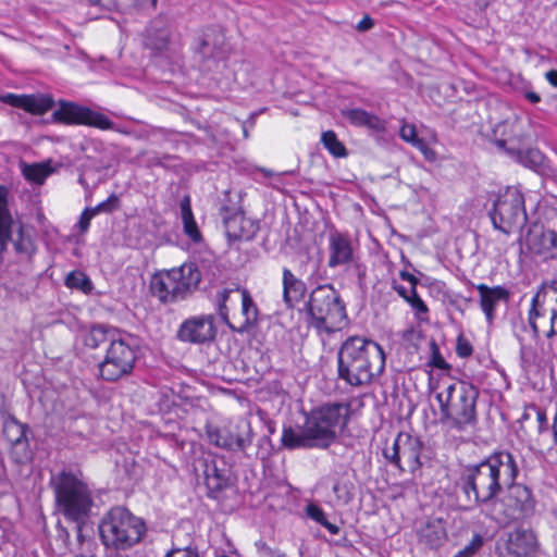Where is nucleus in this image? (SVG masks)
Here are the masks:
<instances>
[{"label": "nucleus", "instance_id": "nucleus-44", "mask_svg": "<svg viewBox=\"0 0 557 557\" xmlns=\"http://www.w3.org/2000/svg\"><path fill=\"white\" fill-rule=\"evenodd\" d=\"M483 539L480 534H474L471 542L459 550L454 557H473L482 547Z\"/></svg>", "mask_w": 557, "mask_h": 557}, {"label": "nucleus", "instance_id": "nucleus-57", "mask_svg": "<svg viewBox=\"0 0 557 557\" xmlns=\"http://www.w3.org/2000/svg\"><path fill=\"white\" fill-rule=\"evenodd\" d=\"M400 277L404 281H407L410 284V286H414L416 287V285L418 284V278L413 274H411V273H409L407 271H401L400 272Z\"/></svg>", "mask_w": 557, "mask_h": 557}, {"label": "nucleus", "instance_id": "nucleus-26", "mask_svg": "<svg viewBox=\"0 0 557 557\" xmlns=\"http://www.w3.org/2000/svg\"><path fill=\"white\" fill-rule=\"evenodd\" d=\"M344 116L355 126H366L376 132L385 129V123L375 114L362 109H349L343 112Z\"/></svg>", "mask_w": 557, "mask_h": 557}, {"label": "nucleus", "instance_id": "nucleus-42", "mask_svg": "<svg viewBox=\"0 0 557 557\" xmlns=\"http://www.w3.org/2000/svg\"><path fill=\"white\" fill-rule=\"evenodd\" d=\"M543 290H544V287L542 286L541 289L533 296L532 301H531V309L529 311V323L532 329L534 337L539 336V327L535 322V319L541 315V313L537 309V306L540 304V299H541Z\"/></svg>", "mask_w": 557, "mask_h": 557}, {"label": "nucleus", "instance_id": "nucleus-3", "mask_svg": "<svg viewBox=\"0 0 557 557\" xmlns=\"http://www.w3.org/2000/svg\"><path fill=\"white\" fill-rule=\"evenodd\" d=\"M479 396V388L466 380L442 384L435 395L440 406L441 422L457 432L474 429L479 422L476 409Z\"/></svg>", "mask_w": 557, "mask_h": 557}, {"label": "nucleus", "instance_id": "nucleus-7", "mask_svg": "<svg viewBox=\"0 0 557 557\" xmlns=\"http://www.w3.org/2000/svg\"><path fill=\"white\" fill-rule=\"evenodd\" d=\"M201 273L193 262L157 273L150 282V289L163 304H172L189 297L199 286Z\"/></svg>", "mask_w": 557, "mask_h": 557}, {"label": "nucleus", "instance_id": "nucleus-18", "mask_svg": "<svg viewBox=\"0 0 557 557\" xmlns=\"http://www.w3.org/2000/svg\"><path fill=\"white\" fill-rule=\"evenodd\" d=\"M224 228L230 242H250L255 238L259 226L243 213H236L224 220Z\"/></svg>", "mask_w": 557, "mask_h": 557}, {"label": "nucleus", "instance_id": "nucleus-55", "mask_svg": "<svg viewBox=\"0 0 557 557\" xmlns=\"http://www.w3.org/2000/svg\"><path fill=\"white\" fill-rule=\"evenodd\" d=\"M534 410L536 412V418L539 421V431L542 432L543 430L546 429V424H547L546 413L544 410H541V409L534 408Z\"/></svg>", "mask_w": 557, "mask_h": 557}, {"label": "nucleus", "instance_id": "nucleus-60", "mask_svg": "<svg viewBox=\"0 0 557 557\" xmlns=\"http://www.w3.org/2000/svg\"><path fill=\"white\" fill-rule=\"evenodd\" d=\"M527 98H528L531 102H533V103H536V102H539V101L541 100L540 96H539L537 94H535V92H529V94L527 95Z\"/></svg>", "mask_w": 557, "mask_h": 557}, {"label": "nucleus", "instance_id": "nucleus-46", "mask_svg": "<svg viewBox=\"0 0 557 557\" xmlns=\"http://www.w3.org/2000/svg\"><path fill=\"white\" fill-rule=\"evenodd\" d=\"M234 292L232 288H225L218 294V309L219 314L225 323H228V308L226 306V301L230 298V294ZM236 292V288H235Z\"/></svg>", "mask_w": 557, "mask_h": 557}, {"label": "nucleus", "instance_id": "nucleus-52", "mask_svg": "<svg viewBox=\"0 0 557 557\" xmlns=\"http://www.w3.org/2000/svg\"><path fill=\"white\" fill-rule=\"evenodd\" d=\"M373 26H374V21L369 15H366L362 17L361 21H359L356 28L359 32H367V30L371 29Z\"/></svg>", "mask_w": 557, "mask_h": 557}, {"label": "nucleus", "instance_id": "nucleus-4", "mask_svg": "<svg viewBox=\"0 0 557 557\" xmlns=\"http://www.w3.org/2000/svg\"><path fill=\"white\" fill-rule=\"evenodd\" d=\"M147 533L143 518L122 506L112 507L99 523L102 544L114 550H127L139 544Z\"/></svg>", "mask_w": 557, "mask_h": 557}, {"label": "nucleus", "instance_id": "nucleus-20", "mask_svg": "<svg viewBox=\"0 0 557 557\" xmlns=\"http://www.w3.org/2000/svg\"><path fill=\"white\" fill-rule=\"evenodd\" d=\"M203 475L210 497L215 498L216 494L225 490L230 484V470L223 463L222 467H219L218 461L214 459L205 461Z\"/></svg>", "mask_w": 557, "mask_h": 557}, {"label": "nucleus", "instance_id": "nucleus-28", "mask_svg": "<svg viewBox=\"0 0 557 557\" xmlns=\"http://www.w3.org/2000/svg\"><path fill=\"white\" fill-rule=\"evenodd\" d=\"M419 539L431 548L442 545L446 539V532L440 521L428 522L419 531Z\"/></svg>", "mask_w": 557, "mask_h": 557}, {"label": "nucleus", "instance_id": "nucleus-33", "mask_svg": "<svg viewBox=\"0 0 557 557\" xmlns=\"http://www.w3.org/2000/svg\"><path fill=\"white\" fill-rule=\"evenodd\" d=\"M521 253H530L535 263L557 258V246H520Z\"/></svg>", "mask_w": 557, "mask_h": 557}, {"label": "nucleus", "instance_id": "nucleus-21", "mask_svg": "<svg viewBox=\"0 0 557 557\" xmlns=\"http://www.w3.org/2000/svg\"><path fill=\"white\" fill-rule=\"evenodd\" d=\"M480 294V306L486 320L491 323L495 318V309L500 301L509 299V292L503 286L490 287L485 284L476 285Z\"/></svg>", "mask_w": 557, "mask_h": 557}, {"label": "nucleus", "instance_id": "nucleus-45", "mask_svg": "<svg viewBox=\"0 0 557 557\" xmlns=\"http://www.w3.org/2000/svg\"><path fill=\"white\" fill-rule=\"evenodd\" d=\"M183 219V224H184V232L186 235H188V237L197 243V242H200L202 238H201V233L197 226V223L194 219V215L191 216H185V218H182Z\"/></svg>", "mask_w": 557, "mask_h": 557}, {"label": "nucleus", "instance_id": "nucleus-31", "mask_svg": "<svg viewBox=\"0 0 557 557\" xmlns=\"http://www.w3.org/2000/svg\"><path fill=\"white\" fill-rule=\"evenodd\" d=\"M518 123L508 121L499 123L494 129L495 143L498 147H506L507 144L520 141V135L515 134Z\"/></svg>", "mask_w": 557, "mask_h": 557}, {"label": "nucleus", "instance_id": "nucleus-47", "mask_svg": "<svg viewBox=\"0 0 557 557\" xmlns=\"http://www.w3.org/2000/svg\"><path fill=\"white\" fill-rule=\"evenodd\" d=\"M410 296L406 300L417 313H426L429 311L424 301L419 297L414 286H409Z\"/></svg>", "mask_w": 557, "mask_h": 557}, {"label": "nucleus", "instance_id": "nucleus-27", "mask_svg": "<svg viewBox=\"0 0 557 557\" xmlns=\"http://www.w3.org/2000/svg\"><path fill=\"white\" fill-rule=\"evenodd\" d=\"M122 330L110 327L106 325H95L85 336V345L89 348L96 349L102 344L112 343L113 338H116Z\"/></svg>", "mask_w": 557, "mask_h": 557}, {"label": "nucleus", "instance_id": "nucleus-61", "mask_svg": "<svg viewBox=\"0 0 557 557\" xmlns=\"http://www.w3.org/2000/svg\"><path fill=\"white\" fill-rule=\"evenodd\" d=\"M89 1L97 5H104L107 2H110L111 0H89Z\"/></svg>", "mask_w": 557, "mask_h": 557}, {"label": "nucleus", "instance_id": "nucleus-56", "mask_svg": "<svg viewBox=\"0 0 557 557\" xmlns=\"http://www.w3.org/2000/svg\"><path fill=\"white\" fill-rule=\"evenodd\" d=\"M393 288L405 300H407L409 298V296H410L409 287H406V286H403V285H399V284H394Z\"/></svg>", "mask_w": 557, "mask_h": 557}, {"label": "nucleus", "instance_id": "nucleus-35", "mask_svg": "<svg viewBox=\"0 0 557 557\" xmlns=\"http://www.w3.org/2000/svg\"><path fill=\"white\" fill-rule=\"evenodd\" d=\"M306 513L311 520H313L317 523L324 527L331 534L335 535V534L339 533V528L336 524L331 523L326 519V516H325L323 509L321 507H319L318 505H315V504L307 505Z\"/></svg>", "mask_w": 557, "mask_h": 557}, {"label": "nucleus", "instance_id": "nucleus-15", "mask_svg": "<svg viewBox=\"0 0 557 557\" xmlns=\"http://www.w3.org/2000/svg\"><path fill=\"white\" fill-rule=\"evenodd\" d=\"M213 314H201L186 319L177 331V337L182 342L191 344H205L216 336Z\"/></svg>", "mask_w": 557, "mask_h": 557}, {"label": "nucleus", "instance_id": "nucleus-11", "mask_svg": "<svg viewBox=\"0 0 557 557\" xmlns=\"http://www.w3.org/2000/svg\"><path fill=\"white\" fill-rule=\"evenodd\" d=\"M490 215L495 228L506 234L517 231L527 219L522 195L517 189H508L494 202Z\"/></svg>", "mask_w": 557, "mask_h": 557}, {"label": "nucleus", "instance_id": "nucleus-37", "mask_svg": "<svg viewBox=\"0 0 557 557\" xmlns=\"http://www.w3.org/2000/svg\"><path fill=\"white\" fill-rule=\"evenodd\" d=\"M65 285L69 288H76L84 293H90L92 289V283L90 278L81 271H73L67 274L65 278Z\"/></svg>", "mask_w": 557, "mask_h": 557}, {"label": "nucleus", "instance_id": "nucleus-14", "mask_svg": "<svg viewBox=\"0 0 557 557\" xmlns=\"http://www.w3.org/2000/svg\"><path fill=\"white\" fill-rule=\"evenodd\" d=\"M52 117L55 122L67 125H87L99 129L117 131L114 123L104 114L72 101L61 100Z\"/></svg>", "mask_w": 557, "mask_h": 557}, {"label": "nucleus", "instance_id": "nucleus-62", "mask_svg": "<svg viewBox=\"0 0 557 557\" xmlns=\"http://www.w3.org/2000/svg\"><path fill=\"white\" fill-rule=\"evenodd\" d=\"M15 247H16V250H17L18 252H22V251H23V249H22V248H23V246L17 245V246H15Z\"/></svg>", "mask_w": 557, "mask_h": 557}, {"label": "nucleus", "instance_id": "nucleus-34", "mask_svg": "<svg viewBox=\"0 0 557 557\" xmlns=\"http://www.w3.org/2000/svg\"><path fill=\"white\" fill-rule=\"evenodd\" d=\"M354 259V251L351 246H331V253L329 258V267L336 268L351 262Z\"/></svg>", "mask_w": 557, "mask_h": 557}, {"label": "nucleus", "instance_id": "nucleus-50", "mask_svg": "<svg viewBox=\"0 0 557 557\" xmlns=\"http://www.w3.org/2000/svg\"><path fill=\"white\" fill-rule=\"evenodd\" d=\"M164 557H201L196 548H174L170 550Z\"/></svg>", "mask_w": 557, "mask_h": 557}, {"label": "nucleus", "instance_id": "nucleus-59", "mask_svg": "<svg viewBox=\"0 0 557 557\" xmlns=\"http://www.w3.org/2000/svg\"><path fill=\"white\" fill-rule=\"evenodd\" d=\"M546 79L552 84L553 86L557 87V71L550 70L546 74Z\"/></svg>", "mask_w": 557, "mask_h": 557}, {"label": "nucleus", "instance_id": "nucleus-49", "mask_svg": "<svg viewBox=\"0 0 557 557\" xmlns=\"http://www.w3.org/2000/svg\"><path fill=\"white\" fill-rule=\"evenodd\" d=\"M431 363L433 367L441 369V370H446L449 368V364L446 362V360L440 352V349L435 343H432V361H431Z\"/></svg>", "mask_w": 557, "mask_h": 557}, {"label": "nucleus", "instance_id": "nucleus-10", "mask_svg": "<svg viewBox=\"0 0 557 557\" xmlns=\"http://www.w3.org/2000/svg\"><path fill=\"white\" fill-rule=\"evenodd\" d=\"M206 435L211 445L232 453L246 451L253 440L251 423L244 418L223 425L207 423Z\"/></svg>", "mask_w": 557, "mask_h": 557}, {"label": "nucleus", "instance_id": "nucleus-58", "mask_svg": "<svg viewBox=\"0 0 557 557\" xmlns=\"http://www.w3.org/2000/svg\"><path fill=\"white\" fill-rule=\"evenodd\" d=\"M528 156L533 164H540L542 162V154L537 150H529Z\"/></svg>", "mask_w": 557, "mask_h": 557}, {"label": "nucleus", "instance_id": "nucleus-30", "mask_svg": "<svg viewBox=\"0 0 557 557\" xmlns=\"http://www.w3.org/2000/svg\"><path fill=\"white\" fill-rule=\"evenodd\" d=\"M27 426L11 417L3 422V435L11 446L27 444Z\"/></svg>", "mask_w": 557, "mask_h": 557}, {"label": "nucleus", "instance_id": "nucleus-25", "mask_svg": "<svg viewBox=\"0 0 557 557\" xmlns=\"http://www.w3.org/2000/svg\"><path fill=\"white\" fill-rule=\"evenodd\" d=\"M283 300L288 308H293L306 295L307 286L288 268L283 269Z\"/></svg>", "mask_w": 557, "mask_h": 557}, {"label": "nucleus", "instance_id": "nucleus-53", "mask_svg": "<svg viewBox=\"0 0 557 557\" xmlns=\"http://www.w3.org/2000/svg\"><path fill=\"white\" fill-rule=\"evenodd\" d=\"M171 157L170 156H163V157H160V156H151L147 159V165L148 166H162L164 164V161L165 160H170Z\"/></svg>", "mask_w": 557, "mask_h": 557}, {"label": "nucleus", "instance_id": "nucleus-9", "mask_svg": "<svg viewBox=\"0 0 557 557\" xmlns=\"http://www.w3.org/2000/svg\"><path fill=\"white\" fill-rule=\"evenodd\" d=\"M349 412L350 406L344 403L325 404L311 411L306 420L319 448H327L335 441L337 432L346 425Z\"/></svg>", "mask_w": 557, "mask_h": 557}, {"label": "nucleus", "instance_id": "nucleus-29", "mask_svg": "<svg viewBox=\"0 0 557 557\" xmlns=\"http://www.w3.org/2000/svg\"><path fill=\"white\" fill-rule=\"evenodd\" d=\"M532 546V534L527 531L517 530L516 532L510 534L507 549L509 554H512L516 557H522L525 556L531 550Z\"/></svg>", "mask_w": 557, "mask_h": 557}, {"label": "nucleus", "instance_id": "nucleus-36", "mask_svg": "<svg viewBox=\"0 0 557 557\" xmlns=\"http://www.w3.org/2000/svg\"><path fill=\"white\" fill-rule=\"evenodd\" d=\"M50 173L51 169L42 163L25 164L23 168L25 178L36 184H42Z\"/></svg>", "mask_w": 557, "mask_h": 557}, {"label": "nucleus", "instance_id": "nucleus-41", "mask_svg": "<svg viewBox=\"0 0 557 557\" xmlns=\"http://www.w3.org/2000/svg\"><path fill=\"white\" fill-rule=\"evenodd\" d=\"M333 492L343 505H347L354 498V486L348 481H336L333 485Z\"/></svg>", "mask_w": 557, "mask_h": 557}, {"label": "nucleus", "instance_id": "nucleus-40", "mask_svg": "<svg viewBox=\"0 0 557 557\" xmlns=\"http://www.w3.org/2000/svg\"><path fill=\"white\" fill-rule=\"evenodd\" d=\"M293 251L289 252L292 261L299 272H305L310 262V252L308 246H290Z\"/></svg>", "mask_w": 557, "mask_h": 557}, {"label": "nucleus", "instance_id": "nucleus-6", "mask_svg": "<svg viewBox=\"0 0 557 557\" xmlns=\"http://www.w3.org/2000/svg\"><path fill=\"white\" fill-rule=\"evenodd\" d=\"M306 310L309 324L318 332L331 334L347 324L345 304L330 284L319 285L310 293Z\"/></svg>", "mask_w": 557, "mask_h": 557}, {"label": "nucleus", "instance_id": "nucleus-23", "mask_svg": "<svg viewBox=\"0 0 557 557\" xmlns=\"http://www.w3.org/2000/svg\"><path fill=\"white\" fill-rule=\"evenodd\" d=\"M170 30L166 20L162 16L154 18L146 29L145 46L156 52H163L168 49Z\"/></svg>", "mask_w": 557, "mask_h": 557}, {"label": "nucleus", "instance_id": "nucleus-16", "mask_svg": "<svg viewBox=\"0 0 557 557\" xmlns=\"http://www.w3.org/2000/svg\"><path fill=\"white\" fill-rule=\"evenodd\" d=\"M1 101L35 115H42L54 106L52 97L44 94L15 95L9 92L1 97Z\"/></svg>", "mask_w": 557, "mask_h": 557}, {"label": "nucleus", "instance_id": "nucleus-2", "mask_svg": "<svg viewBox=\"0 0 557 557\" xmlns=\"http://www.w3.org/2000/svg\"><path fill=\"white\" fill-rule=\"evenodd\" d=\"M385 369V352L374 341L348 337L337 354V375L352 387L369 385Z\"/></svg>", "mask_w": 557, "mask_h": 557}, {"label": "nucleus", "instance_id": "nucleus-48", "mask_svg": "<svg viewBox=\"0 0 557 557\" xmlns=\"http://www.w3.org/2000/svg\"><path fill=\"white\" fill-rule=\"evenodd\" d=\"M456 354L460 358H467L472 354V345L463 335H459L457 338Z\"/></svg>", "mask_w": 557, "mask_h": 557}, {"label": "nucleus", "instance_id": "nucleus-22", "mask_svg": "<svg viewBox=\"0 0 557 557\" xmlns=\"http://www.w3.org/2000/svg\"><path fill=\"white\" fill-rule=\"evenodd\" d=\"M236 292L240 293L242 296V318L238 324H233L230 321L226 324L235 332L245 333L257 324L259 310L255 300L246 288H240L237 286Z\"/></svg>", "mask_w": 557, "mask_h": 557}, {"label": "nucleus", "instance_id": "nucleus-32", "mask_svg": "<svg viewBox=\"0 0 557 557\" xmlns=\"http://www.w3.org/2000/svg\"><path fill=\"white\" fill-rule=\"evenodd\" d=\"M527 244H556L557 243V232L552 230H545L542 224H533L527 235H525Z\"/></svg>", "mask_w": 557, "mask_h": 557}, {"label": "nucleus", "instance_id": "nucleus-12", "mask_svg": "<svg viewBox=\"0 0 557 557\" xmlns=\"http://www.w3.org/2000/svg\"><path fill=\"white\" fill-rule=\"evenodd\" d=\"M197 53L202 72H221L226 66L230 57V48L224 34L220 29L208 28L200 39Z\"/></svg>", "mask_w": 557, "mask_h": 557}, {"label": "nucleus", "instance_id": "nucleus-39", "mask_svg": "<svg viewBox=\"0 0 557 557\" xmlns=\"http://www.w3.org/2000/svg\"><path fill=\"white\" fill-rule=\"evenodd\" d=\"M401 139L411 144L413 147L426 154L428 146L423 139L418 137L416 126L412 124H404L399 131Z\"/></svg>", "mask_w": 557, "mask_h": 557}, {"label": "nucleus", "instance_id": "nucleus-51", "mask_svg": "<svg viewBox=\"0 0 557 557\" xmlns=\"http://www.w3.org/2000/svg\"><path fill=\"white\" fill-rule=\"evenodd\" d=\"M95 215L92 214V211L89 209V208H86L83 213L81 214V218L76 224V226L78 227L79 230V233H85L87 232L89 225H90V220L94 218Z\"/></svg>", "mask_w": 557, "mask_h": 557}, {"label": "nucleus", "instance_id": "nucleus-13", "mask_svg": "<svg viewBox=\"0 0 557 557\" xmlns=\"http://www.w3.org/2000/svg\"><path fill=\"white\" fill-rule=\"evenodd\" d=\"M422 441L409 433L400 432L391 448L384 449V457L401 472H416L422 467Z\"/></svg>", "mask_w": 557, "mask_h": 557}, {"label": "nucleus", "instance_id": "nucleus-1", "mask_svg": "<svg viewBox=\"0 0 557 557\" xmlns=\"http://www.w3.org/2000/svg\"><path fill=\"white\" fill-rule=\"evenodd\" d=\"M518 473L513 455L500 450L479 463L465 466L457 485L469 502L484 506L494 503L505 486L516 481Z\"/></svg>", "mask_w": 557, "mask_h": 557}, {"label": "nucleus", "instance_id": "nucleus-5", "mask_svg": "<svg viewBox=\"0 0 557 557\" xmlns=\"http://www.w3.org/2000/svg\"><path fill=\"white\" fill-rule=\"evenodd\" d=\"M59 510L79 524L87 521L94 506L92 492L77 474L62 471L51 479Z\"/></svg>", "mask_w": 557, "mask_h": 557}, {"label": "nucleus", "instance_id": "nucleus-24", "mask_svg": "<svg viewBox=\"0 0 557 557\" xmlns=\"http://www.w3.org/2000/svg\"><path fill=\"white\" fill-rule=\"evenodd\" d=\"M282 444L288 449L319 448L318 440L312 432L310 433L307 421L301 429L284 428Z\"/></svg>", "mask_w": 557, "mask_h": 557}, {"label": "nucleus", "instance_id": "nucleus-17", "mask_svg": "<svg viewBox=\"0 0 557 557\" xmlns=\"http://www.w3.org/2000/svg\"><path fill=\"white\" fill-rule=\"evenodd\" d=\"M505 487L508 490L505 504L513 510V513L518 517H527L534 511L535 500L528 486L513 481Z\"/></svg>", "mask_w": 557, "mask_h": 557}, {"label": "nucleus", "instance_id": "nucleus-19", "mask_svg": "<svg viewBox=\"0 0 557 557\" xmlns=\"http://www.w3.org/2000/svg\"><path fill=\"white\" fill-rule=\"evenodd\" d=\"M9 189L0 185V244L21 240V226L15 222L8 209Z\"/></svg>", "mask_w": 557, "mask_h": 557}, {"label": "nucleus", "instance_id": "nucleus-54", "mask_svg": "<svg viewBox=\"0 0 557 557\" xmlns=\"http://www.w3.org/2000/svg\"><path fill=\"white\" fill-rule=\"evenodd\" d=\"M181 211H182V218H185V216H191L193 215V211H191V206H190V199L188 196H185L182 201H181Z\"/></svg>", "mask_w": 557, "mask_h": 557}, {"label": "nucleus", "instance_id": "nucleus-43", "mask_svg": "<svg viewBox=\"0 0 557 557\" xmlns=\"http://www.w3.org/2000/svg\"><path fill=\"white\" fill-rule=\"evenodd\" d=\"M120 206V199L115 194H112L107 200L100 202L96 207L89 208L94 215L98 213H111Z\"/></svg>", "mask_w": 557, "mask_h": 557}, {"label": "nucleus", "instance_id": "nucleus-8", "mask_svg": "<svg viewBox=\"0 0 557 557\" xmlns=\"http://www.w3.org/2000/svg\"><path fill=\"white\" fill-rule=\"evenodd\" d=\"M137 338L122 331L107 347L99 363V375L108 382H115L133 372L137 359Z\"/></svg>", "mask_w": 557, "mask_h": 557}, {"label": "nucleus", "instance_id": "nucleus-38", "mask_svg": "<svg viewBox=\"0 0 557 557\" xmlns=\"http://www.w3.org/2000/svg\"><path fill=\"white\" fill-rule=\"evenodd\" d=\"M321 140L324 147L336 158H342L347 156L346 148L344 145L337 139L336 134L333 131H326L322 134Z\"/></svg>", "mask_w": 557, "mask_h": 557}]
</instances>
